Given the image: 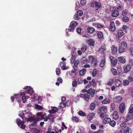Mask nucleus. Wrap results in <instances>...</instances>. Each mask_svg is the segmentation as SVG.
<instances>
[{
	"instance_id": "e433bc0d",
	"label": "nucleus",
	"mask_w": 133,
	"mask_h": 133,
	"mask_svg": "<svg viewBox=\"0 0 133 133\" xmlns=\"http://www.w3.org/2000/svg\"><path fill=\"white\" fill-rule=\"evenodd\" d=\"M109 124L112 127H114L116 125L115 122L114 120L111 121L109 123Z\"/></svg>"
},
{
	"instance_id": "ddd939ff",
	"label": "nucleus",
	"mask_w": 133,
	"mask_h": 133,
	"mask_svg": "<svg viewBox=\"0 0 133 133\" xmlns=\"http://www.w3.org/2000/svg\"><path fill=\"white\" fill-rule=\"evenodd\" d=\"M26 94L24 92H22L21 93V97H20L21 98V101L22 100L23 103H25L26 101V99L25 95Z\"/></svg>"
},
{
	"instance_id": "0e129e2a",
	"label": "nucleus",
	"mask_w": 133,
	"mask_h": 133,
	"mask_svg": "<svg viewBox=\"0 0 133 133\" xmlns=\"http://www.w3.org/2000/svg\"><path fill=\"white\" fill-rule=\"evenodd\" d=\"M76 31L77 33L78 34L81 33V29L80 27H78L76 29Z\"/></svg>"
},
{
	"instance_id": "09e8293b",
	"label": "nucleus",
	"mask_w": 133,
	"mask_h": 133,
	"mask_svg": "<svg viewBox=\"0 0 133 133\" xmlns=\"http://www.w3.org/2000/svg\"><path fill=\"white\" fill-rule=\"evenodd\" d=\"M83 80L81 78H79L78 79V84H82L83 83Z\"/></svg>"
},
{
	"instance_id": "f03ea898",
	"label": "nucleus",
	"mask_w": 133,
	"mask_h": 133,
	"mask_svg": "<svg viewBox=\"0 0 133 133\" xmlns=\"http://www.w3.org/2000/svg\"><path fill=\"white\" fill-rule=\"evenodd\" d=\"M126 122L121 123L120 125V126L121 127V129L120 133H129V127L128 126L126 125Z\"/></svg>"
},
{
	"instance_id": "864d4df0",
	"label": "nucleus",
	"mask_w": 133,
	"mask_h": 133,
	"mask_svg": "<svg viewBox=\"0 0 133 133\" xmlns=\"http://www.w3.org/2000/svg\"><path fill=\"white\" fill-rule=\"evenodd\" d=\"M102 104H105L108 103V98H106L102 102Z\"/></svg>"
},
{
	"instance_id": "4468645a",
	"label": "nucleus",
	"mask_w": 133,
	"mask_h": 133,
	"mask_svg": "<svg viewBox=\"0 0 133 133\" xmlns=\"http://www.w3.org/2000/svg\"><path fill=\"white\" fill-rule=\"evenodd\" d=\"M95 30L94 28L91 27H89L87 29L88 32L90 34L93 33L95 31Z\"/></svg>"
},
{
	"instance_id": "5fc2aeb1",
	"label": "nucleus",
	"mask_w": 133,
	"mask_h": 133,
	"mask_svg": "<svg viewBox=\"0 0 133 133\" xmlns=\"http://www.w3.org/2000/svg\"><path fill=\"white\" fill-rule=\"evenodd\" d=\"M96 74H97L96 70V69H95L93 70L92 71V76L93 77H95L96 76Z\"/></svg>"
},
{
	"instance_id": "f704fd0d",
	"label": "nucleus",
	"mask_w": 133,
	"mask_h": 133,
	"mask_svg": "<svg viewBox=\"0 0 133 133\" xmlns=\"http://www.w3.org/2000/svg\"><path fill=\"white\" fill-rule=\"evenodd\" d=\"M105 60L104 59H103L102 60L99 64V66L101 67H103L105 64Z\"/></svg>"
},
{
	"instance_id": "c9c22d12",
	"label": "nucleus",
	"mask_w": 133,
	"mask_h": 133,
	"mask_svg": "<svg viewBox=\"0 0 133 133\" xmlns=\"http://www.w3.org/2000/svg\"><path fill=\"white\" fill-rule=\"evenodd\" d=\"M118 59L119 61L123 63H125V60L123 57H119Z\"/></svg>"
},
{
	"instance_id": "6e6552de",
	"label": "nucleus",
	"mask_w": 133,
	"mask_h": 133,
	"mask_svg": "<svg viewBox=\"0 0 133 133\" xmlns=\"http://www.w3.org/2000/svg\"><path fill=\"white\" fill-rule=\"evenodd\" d=\"M111 64L113 66H115L117 64V59H115L113 57L111 56L110 57Z\"/></svg>"
},
{
	"instance_id": "a211bd4d",
	"label": "nucleus",
	"mask_w": 133,
	"mask_h": 133,
	"mask_svg": "<svg viewBox=\"0 0 133 133\" xmlns=\"http://www.w3.org/2000/svg\"><path fill=\"white\" fill-rule=\"evenodd\" d=\"M105 48L104 46H102L99 49L98 51L101 54H104L105 52Z\"/></svg>"
},
{
	"instance_id": "2f4dec72",
	"label": "nucleus",
	"mask_w": 133,
	"mask_h": 133,
	"mask_svg": "<svg viewBox=\"0 0 133 133\" xmlns=\"http://www.w3.org/2000/svg\"><path fill=\"white\" fill-rule=\"evenodd\" d=\"M115 82H116L115 84L116 87H118L121 84V82L119 80H117V79Z\"/></svg>"
},
{
	"instance_id": "f8f14e48",
	"label": "nucleus",
	"mask_w": 133,
	"mask_h": 133,
	"mask_svg": "<svg viewBox=\"0 0 133 133\" xmlns=\"http://www.w3.org/2000/svg\"><path fill=\"white\" fill-rule=\"evenodd\" d=\"M125 109V105L124 103H122L119 106V111L122 113H123Z\"/></svg>"
},
{
	"instance_id": "bf43d9fd",
	"label": "nucleus",
	"mask_w": 133,
	"mask_h": 133,
	"mask_svg": "<svg viewBox=\"0 0 133 133\" xmlns=\"http://www.w3.org/2000/svg\"><path fill=\"white\" fill-rule=\"evenodd\" d=\"M34 117H30L27 119V121L28 122H32V120H33V119H34Z\"/></svg>"
},
{
	"instance_id": "4c0bfd02",
	"label": "nucleus",
	"mask_w": 133,
	"mask_h": 133,
	"mask_svg": "<svg viewBox=\"0 0 133 133\" xmlns=\"http://www.w3.org/2000/svg\"><path fill=\"white\" fill-rule=\"evenodd\" d=\"M122 20L123 22H127L129 21L128 17L126 16H125L123 17Z\"/></svg>"
},
{
	"instance_id": "e2e57ef3",
	"label": "nucleus",
	"mask_w": 133,
	"mask_h": 133,
	"mask_svg": "<svg viewBox=\"0 0 133 133\" xmlns=\"http://www.w3.org/2000/svg\"><path fill=\"white\" fill-rule=\"evenodd\" d=\"M87 49V47L86 46H83L81 48V51L83 52H85Z\"/></svg>"
},
{
	"instance_id": "de8ad7c7",
	"label": "nucleus",
	"mask_w": 133,
	"mask_h": 133,
	"mask_svg": "<svg viewBox=\"0 0 133 133\" xmlns=\"http://www.w3.org/2000/svg\"><path fill=\"white\" fill-rule=\"evenodd\" d=\"M101 110L105 113L107 112V108L105 106L101 108Z\"/></svg>"
},
{
	"instance_id": "37998d69",
	"label": "nucleus",
	"mask_w": 133,
	"mask_h": 133,
	"mask_svg": "<svg viewBox=\"0 0 133 133\" xmlns=\"http://www.w3.org/2000/svg\"><path fill=\"white\" fill-rule=\"evenodd\" d=\"M120 46H123V47L126 48L127 46V44L125 42H121Z\"/></svg>"
},
{
	"instance_id": "39448f33",
	"label": "nucleus",
	"mask_w": 133,
	"mask_h": 133,
	"mask_svg": "<svg viewBox=\"0 0 133 133\" xmlns=\"http://www.w3.org/2000/svg\"><path fill=\"white\" fill-rule=\"evenodd\" d=\"M24 90H25L26 93L29 94L30 95H32L34 93V91L32 89V88L31 87H28L26 86L23 89Z\"/></svg>"
},
{
	"instance_id": "c85d7f7f",
	"label": "nucleus",
	"mask_w": 133,
	"mask_h": 133,
	"mask_svg": "<svg viewBox=\"0 0 133 133\" xmlns=\"http://www.w3.org/2000/svg\"><path fill=\"white\" fill-rule=\"evenodd\" d=\"M84 98L86 101L89 102V100L90 96L88 94H85Z\"/></svg>"
},
{
	"instance_id": "680f3d73",
	"label": "nucleus",
	"mask_w": 133,
	"mask_h": 133,
	"mask_svg": "<svg viewBox=\"0 0 133 133\" xmlns=\"http://www.w3.org/2000/svg\"><path fill=\"white\" fill-rule=\"evenodd\" d=\"M128 13V11L126 10H123L122 12V15H126Z\"/></svg>"
},
{
	"instance_id": "412c9836",
	"label": "nucleus",
	"mask_w": 133,
	"mask_h": 133,
	"mask_svg": "<svg viewBox=\"0 0 133 133\" xmlns=\"http://www.w3.org/2000/svg\"><path fill=\"white\" fill-rule=\"evenodd\" d=\"M95 107V104L94 102L91 103L90 105L89 108L91 110H93Z\"/></svg>"
},
{
	"instance_id": "c756f323",
	"label": "nucleus",
	"mask_w": 133,
	"mask_h": 133,
	"mask_svg": "<svg viewBox=\"0 0 133 133\" xmlns=\"http://www.w3.org/2000/svg\"><path fill=\"white\" fill-rule=\"evenodd\" d=\"M111 73L114 75L115 76L117 74V72L115 69L112 68L111 69Z\"/></svg>"
},
{
	"instance_id": "72a5a7b5",
	"label": "nucleus",
	"mask_w": 133,
	"mask_h": 133,
	"mask_svg": "<svg viewBox=\"0 0 133 133\" xmlns=\"http://www.w3.org/2000/svg\"><path fill=\"white\" fill-rule=\"evenodd\" d=\"M76 13L79 16H81L83 14V12L82 10H79L77 11Z\"/></svg>"
},
{
	"instance_id": "c03bdc74",
	"label": "nucleus",
	"mask_w": 133,
	"mask_h": 133,
	"mask_svg": "<svg viewBox=\"0 0 133 133\" xmlns=\"http://www.w3.org/2000/svg\"><path fill=\"white\" fill-rule=\"evenodd\" d=\"M116 8L118 10H122V8L119 4H117V5Z\"/></svg>"
},
{
	"instance_id": "6ab92c4d",
	"label": "nucleus",
	"mask_w": 133,
	"mask_h": 133,
	"mask_svg": "<svg viewBox=\"0 0 133 133\" xmlns=\"http://www.w3.org/2000/svg\"><path fill=\"white\" fill-rule=\"evenodd\" d=\"M88 43L90 45L94 46L95 44V41L93 39H90L88 40Z\"/></svg>"
},
{
	"instance_id": "69168bd1",
	"label": "nucleus",
	"mask_w": 133,
	"mask_h": 133,
	"mask_svg": "<svg viewBox=\"0 0 133 133\" xmlns=\"http://www.w3.org/2000/svg\"><path fill=\"white\" fill-rule=\"evenodd\" d=\"M56 74L57 75H59L60 74V71L59 69L58 68H57L56 69Z\"/></svg>"
},
{
	"instance_id": "3c124183",
	"label": "nucleus",
	"mask_w": 133,
	"mask_h": 133,
	"mask_svg": "<svg viewBox=\"0 0 133 133\" xmlns=\"http://www.w3.org/2000/svg\"><path fill=\"white\" fill-rule=\"evenodd\" d=\"M71 103V101L70 100H68L65 103L66 104V106L68 107L70 105Z\"/></svg>"
},
{
	"instance_id": "a18cd8bd",
	"label": "nucleus",
	"mask_w": 133,
	"mask_h": 133,
	"mask_svg": "<svg viewBox=\"0 0 133 133\" xmlns=\"http://www.w3.org/2000/svg\"><path fill=\"white\" fill-rule=\"evenodd\" d=\"M79 16L76 13L74 16V19L75 20H78L80 19Z\"/></svg>"
},
{
	"instance_id": "a19ab883",
	"label": "nucleus",
	"mask_w": 133,
	"mask_h": 133,
	"mask_svg": "<svg viewBox=\"0 0 133 133\" xmlns=\"http://www.w3.org/2000/svg\"><path fill=\"white\" fill-rule=\"evenodd\" d=\"M129 84V82L128 80H125L123 81V84L124 86H126Z\"/></svg>"
},
{
	"instance_id": "49530a36",
	"label": "nucleus",
	"mask_w": 133,
	"mask_h": 133,
	"mask_svg": "<svg viewBox=\"0 0 133 133\" xmlns=\"http://www.w3.org/2000/svg\"><path fill=\"white\" fill-rule=\"evenodd\" d=\"M128 79L129 82H131L133 81V77L131 76L128 77Z\"/></svg>"
},
{
	"instance_id": "a878e982",
	"label": "nucleus",
	"mask_w": 133,
	"mask_h": 133,
	"mask_svg": "<svg viewBox=\"0 0 133 133\" xmlns=\"http://www.w3.org/2000/svg\"><path fill=\"white\" fill-rule=\"evenodd\" d=\"M116 80V77H114L112 80V79H110L109 82V85H111L112 84V83L115 82Z\"/></svg>"
},
{
	"instance_id": "79ce46f5",
	"label": "nucleus",
	"mask_w": 133,
	"mask_h": 133,
	"mask_svg": "<svg viewBox=\"0 0 133 133\" xmlns=\"http://www.w3.org/2000/svg\"><path fill=\"white\" fill-rule=\"evenodd\" d=\"M97 35L98 37L100 39L102 38L103 36V34L101 32H99L97 34Z\"/></svg>"
},
{
	"instance_id": "aec40b11",
	"label": "nucleus",
	"mask_w": 133,
	"mask_h": 133,
	"mask_svg": "<svg viewBox=\"0 0 133 133\" xmlns=\"http://www.w3.org/2000/svg\"><path fill=\"white\" fill-rule=\"evenodd\" d=\"M126 48L123 47V46H119L118 49V52L120 53H122L124 52Z\"/></svg>"
},
{
	"instance_id": "0eeeda50",
	"label": "nucleus",
	"mask_w": 133,
	"mask_h": 133,
	"mask_svg": "<svg viewBox=\"0 0 133 133\" xmlns=\"http://www.w3.org/2000/svg\"><path fill=\"white\" fill-rule=\"evenodd\" d=\"M114 7H110V11H112V15L114 17H116L118 16L119 14L118 11L116 10H113Z\"/></svg>"
},
{
	"instance_id": "473e14b6",
	"label": "nucleus",
	"mask_w": 133,
	"mask_h": 133,
	"mask_svg": "<svg viewBox=\"0 0 133 133\" xmlns=\"http://www.w3.org/2000/svg\"><path fill=\"white\" fill-rule=\"evenodd\" d=\"M78 114L82 116H86V114L83 111H80L78 112Z\"/></svg>"
},
{
	"instance_id": "1a4fd4ad",
	"label": "nucleus",
	"mask_w": 133,
	"mask_h": 133,
	"mask_svg": "<svg viewBox=\"0 0 133 133\" xmlns=\"http://www.w3.org/2000/svg\"><path fill=\"white\" fill-rule=\"evenodd\" d=\"M95 115V114L93 112L89 113L87 116V118L89 121H91L93 119Z\"/></svg>"
},
{
	"instance_id": "9d476101",
	"label": "nucleus",
	"mask_w": 133,
	"mask_h": 133,
	"mask_svg": "<svg viewBox=\"0 0 133 133\" xmlns=\"http://www.w3.org/2000/svg\"><path fill=\"white\" fill-rule=\"evenodd\" d=\"M131 69V66L129 64L125 65L124 66V72L125 73H127Z\"/></svg>"
},
{
	"instance_id": "052dcab7",
	"label": "nucleus",
	"mask_w": 133,
	"mask_h": 133,
	"mask_svg": "<svg viewBox=\"0 0 133 133\" xmlns=\"http://www.w3.org/2000/svg\"><path fill=\"white\" fill-rule=\"evenodd\" d=\"M95 91L94 89H92L91 92V95L92 97H93L94 96V95L95 94Z\"/></svg>"
},
{
	"instance_id": "393cba45",
	"label": "nucleus",
	"mask_w": 133,
	"mask_h": 133,
	"mask_svg": "<svg viewBox=\"0 0 133 133\" xmlns=\"http://www.w3.org/2000/svg\"><path fill=\"white\" fill-rule=\"evenodd\" d=\"M75 56L73 54V55H72L70 59L71 63V64H73L74 63V62H75Z\"/></svg>"
},
{
	"instance_id": "f257e3e1",
	"label": "nucleus",
	"mask_w": 133,
	"mask_h": 133,
	"mask_svg": "<svg viewBox=\"0 0 133 133\" xmlns=\"http://www.w3.org/2000/svg\"><path fill=\"white\" fill-rule=\"evenodd\" d=\"M20 117L22 118L23 120L21 121V120L19 118L16 119V121L18 125L21 128L24 129L25 128V125L24 124V121L26 120V117L24 114L23 113H21L19 114Z\"/></svg>"
},
{
	"instance_id": "dca6fc26",
	"label": "nucleus",
	"mask_w": 133,
	"mask_h": 133,
	"mask_svg": "<svg viewBox=\"0 0 133 133\" xmlns=\"http://www.w3.org/2000/svg\"><path fill=\"white\" fill-rule=\"evenodd\" d=\"M122 100V98L121 96H116L115 99V101L117 103L120 102Z\"/></svg>"
},
{
	"instance_id": "7c9ffc66",
	"label": "nucleus",
	"mask_w": 133,
	"mask_h": 133,
	"mask_svg": "<svg viewBox=\"0 0 133 133\" xmlns=\"http://www.w3.org/2000/svg\"><path fill=\"white\" fill-rule=\"evenodd\" d=\"M16 95H14V96L15 97ZM20 97H21V94L19 95H17L16 97H15V98H16V99L17 101L19 102H20L21 101V98H20Z\"/></svg>"
},
{
	"instance_id": "338daca9",
	"label": "nucleus",
	"mask_w": 133,
	"mask_h": 133,
	"mask_svg": "<svg viewBox=\"0 0 133 133\" xmlns=\"http://www.w3.org/2000/svg\"><path fill=\"white\" fill-rule=\"evenodd\" d=\"M86 0H81V3L82 5H84L86 3Z\"/></svg>"
},
{
	"instance_id": "423d86ee",
	"label": "nucleus",
	"mask_w": 133,
	"mask_h": 133,
	"mask_svg": "<svg viewBox=\"0 0 133 133\" xmlns=\"http://www.w3.org/2000/svg\"><path fill=\"white\" fill-rule=\"evenodd\" d=\"M92 5L93 7L95 8V11L96 10H98L99 8H101V4L100 2L96 1H94L92 3Z\"/></svg>"
},
{
	"instance_id": "bb28decb",
	"label": "nucleus",
	"mask_w": 133,
	"mask_h": 133,
	"mask_svg": "<svg viewBox=\"0 0 133 133\" xmlns=\"http://www.w3.org/2000/svg\"><path fill=\"white\" fill-rule=\"evenodd\" d=\"M123 35L124 33L122 30H119L118 31L117 34L118 37H121Z\"/></svg>"
},
{
	"instance_id": "b1692460",
	"label": "nucleus",
	"mask_w": 133,
	"mask_h": 133,
	"mask_svg": "<svg viewBox=\"0 0 133 133\" xmlns=\"http://www.w3.org/2000/svg\"><path fill=\"white\" fill-rule=\"evenodd\" d=\"M58 109L57 108L55 107H53L51 110H50V112L52 114L55 113L58 111Z\"/></svg>"
},
{
	"instance_id": "5701e85b",
	"label": "nucleus",
	"mask_w": 133,
	"mask_h": 133,
	"mask_svg": "<svg viewBox=\"0 0 133 133\" xmlns=\"http://www.w3.org/2000/svg\"><path fill=\"white\" fill-rule=\"evenodd\" d=\"M87 70L85 69H83L81 70L79 72V74L80 76H82L84 75L86 72Z\"/></svg>"
},
{
	"instance_id": "58836bf2",
	"label": "nucleus",
	"mask_w": 133,
	"mask_h": 133,
	"mask_svg": "<svg viewBox=\"0 0 133 133\" xmlns=\"http://www.w3.org/2000/svg\"><path fill=\"white\" fill-rule=\"evenodd\" d=\"M72 120L76 122H78V117L76 116H73L72 118Z\"/></svg>"
},
{
	"instance_id": "4d7b16f0",
	"label": "nucleus",
	"mask_w": 133,
	"mask_h": 133,
	"mask_svg": "<svg viewBox=\"0 0 133 133\" xmlns=\"http://www.w3.org/2000/svg\"><path fill=\"white\" fill-rule=\"evenodd\" d=\"M91 83L92 85V86H94L96 85V83L95 82V79H93L91 82H90Z\"/></svg>"
},
{
	"instance_id": "cd10ccee",
	"label": "nucleus",
	"mask_w": 133,
	"mask_h": 133,
	"mask_svg": "<svg viewBox=\"0 0 133 133\" xmlns=\"http://www.w3.org/2000/svg\"><path fill=\"white\" fill-rule=\"evenodd\" d=\"M94 26L95 27H96L98 28H103V26L99 23H96L94 24Z\"/></svg>"
},
{
	"instance_id": "ea45409f",
	"label": "nucleus",
	"mask_w": 133,
	"mask_h": 133,
	"mask_svg": "<svg viewBox=\"0 0 133 133\" xmlns=\"http://www.w3.org/2000/svg\"><path fill=\"white\" fill-rule=\"evenodd\" d=\"M48 119L50 120L52 123L53 122L54 118L52 117L51 115H48Z\"/></svg>"
},
{
	"instance_id": "20e7f679",
	"label": "nucleus",
	"mask_w": 133,
	"mask_h": 133,
	"mask_svg": "<svg viewBox=\"0 0 133 133\" xmlns=\"http://www.w3.org/2000/svg\"><path fill=\"white\" fill-rule=\"evenodd\" d=\"M78 24V23L74 21L70 23L69 26V28L68 30L70 32H73L75 30V28Z\"/></svg>"
},
{
	"instance_id": "7ed1b4c3",
	"label": "nucleus",
	"mask_w": 133,
	"mask_h": 133,
	"mask_svg": "<svg viewBox=\"0 0 133 133\" xmlns=\"http://www.w3.org/2000/svg\"><path fill=\"white\" fill-rule=\"evenodd\" d=\"M88 59L91 64L93 66H95L97 65L98 62V61L95 59L94 56L93 55H89L88 57Z\"/></svg>"
},
{
	"instance_id": "13d9d810",
	"label": "nucleus",
	"mask_w": 133,
	"mask_h": 133,
	"mask_svg": "<svg viewBox=\"0 0 133 133\" xmlns=\"http://www.w3.org/2000/svg\"><path fill=\"white\" fill-rule=\"evenodd\" d=\"M35 106L36 108L38 110H42L43 109V108L42 107L38 104H36Z\"/></svg>"
},
{
	"instance_id": "774afa93",
	"label": "nucleus",
	"mask_w": 133,
	"mask_h": 133,
	"mask_svg": "<svg viewBox=\"0 0 133 133\" xmlns=\"http://www.w3.org/2000/svg\"><path fill=\"white\" fill-rule=\"evenodd\" d=\"M115 105L114 103H112V104L111 105V108L112 109V110H114L115 108Z\"/></svg>"
},
{
	"instance_id": "603ef678",
	"label": "nucleus",
	"mask_w": 133,
	"mask_h": 133,
	"mask_svg": "<svg viewBox=\"0 0 133 133\" xmlns=\"http://www.w3.org/2000/svg\"><path fill=\"white\" fill-rule=\"evenodd\" d=\"M108 120V118H105L103 120L102 123L103 124H105L107 123Z\"/></svg>"
},
{
	"instance_id": "f3484780",
	"label": "nucleus",
	"mask_w": 133,
	"mask_h": 133,
	"mask_svg": "<svg viewBox=\"0 0 133 133\" xmlns=\"http://www.w3.org/2000/svg\"><path fill=\"white\" fill-rule=\"evenodd\" d=\"M112 116L113 118L115 119L116 120L118 119L119 116L117 111H115L114 112L112 115Z\"/></svg>"
},
{
	"instance_id": "4be33fe9",
	"label": "nucleus",
	"mask_w": 133,
	"mask_h": 133,
	"mask_svg": "<svg viewBox=\"0 0 133 133\" xmlns=\"http://www.w3.org/2000/svg\"><path fill=\"white\" fill-rule=\"evenodd\" d=\"M117 51V49L115 47V46L113 45L111 48V52L113 54L116 53Z\"/></svg>"
},
{
	"instance_id": "2eb2a0df",
	"label": "nucleus",
	"mask_w": 133,
	"mask_h": 133,
	"mask_svg": "<svg viewBox=\"0 0 133 133\" xmlns=\"http://www.w3.org/2000/svg\"><path fill=\"white\" fill-rule=\"evenodd\" d=\"M79 61L78 60H76L74 62V65L73 66V68L74 70L76 71L78 68V66Z\"/></svg>"
},
{
	"instance_id": "6e6d98bb",
	"label": "nucleus",
	"mask_w": 133,
	"mask_h": 133,
	"mask_svg": "<svg viewBox=\"0 0 133 133\" xmlns=\"http://www.w3.org/2000/svg\"><path fill=\"white\" fill-rule=\"evenodd\" d=\"M65 104H66L65 103L63 102H62L60 103V106L62 108H64L65 107Z\"/></svg>"
},
{
	"instance_id": "8fccbe9b",
	"label": "nucleus",
	"mask_w": 133,
	"mask_h": 133,
	"mask_svg": "<svg viewBox=\"0 0 133 133\" xmlns=\"http://www.w3.org/2000/svg\"><path fill=\"white\" fill-rule=\"evenodd\" d=\"M77 82L76 81L74 80L72 81V85L73 87H75L77 85Z\"/></svg>"
},
{
	"instance_id": "9b49d317",
	"label": "nucleus",
	"mask_w": 133,
	"mask_h": 133,
	"mask_svg": "<svg viewBox=\"0 0 133 133\" xmlns=\"http://www.w3.org/2000/svg\"><path fill=\"white\" fill-rule=\"evenodd\" d=\"M110 29L112 32H114L115 31L116 27L114 22H111L110 24Z\"/></svg>"
}]
</instances>
